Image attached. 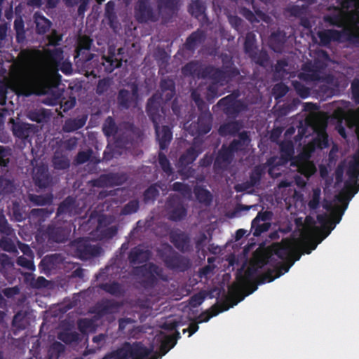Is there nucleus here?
I'll return each instance as SVG.
<instances>
[{"mask_svg":"<svg viewBox=\"0 0 359 359\" xmlns=\"http://www.w3.org/2000/svg\"><path fill=\"white\" fill-rule=\"evenodd\" d=\"M161 93H154L150 97L146 105V112L154 126L156 139L158 142L160 150H166L173 139V132L169 126L160 123L165 119L166 109L161 105V101L170 102L175 95V84L172 79L167 77L163 79L159 84Z\"/></svg>","mask_w":359,"mask_h":359,"instance_id":"1","label":"nucleus"},{"mask_svg":"<svg viewBox=\"0 0 359 359\" xmlns=\"http://www.w3.org/2000/svg\"><path fill=\"white\" fill-rule=\"evenodd\" d=\"M271 259L270 256L262 257L258 259L255 266L248 267L243 272V269H239L236 273V282H234L230 287H229V293L231 296V299H226L221 304H216L212 306L209 310L202 312L198 316V323H207L210 318L218 315L219 313L228 311L229 308L236 305L238 302H241L244 298L245 295L243 294L244 287L250 285L252 289L247 294L254 292L257 289V280L256 284L253 285L252 281L256 277L258 269L262 268L265 264H267ZM260 276H259L257 279Z\"/></svg>","mask_w":359,"mask_h":359,"instance_id":"2","label":"nucleus"},{"mask_svg":"<svg viewBox=\"0 0 359 359\" xmlns=\"http://www.w3.org/2000/svg\"><path fill=\"white\" fill-rule=\"evenodd\" d=\"M157 11L151 0H137L135 6V17L138 23L158 22L159 17L164 24L169 23L180 9V0H156Z\"/></svg>","mask_w":359,"mask_h":359,"instance_id":"3","label":"nucleus"},{"mask_svg":"<svg viewBox=\"0 0 359 359\" xmlns=\"http://www.w3.org/2000/svg\"><path fill=\"white\" fill-rule=\"evenodd\" d=\"M346 173L350 180L345 182L344 190L335 196V199L338 202L344 203L342 210H340L339 207H337V215H334L335 223L339 222L348 201L359 190V183H357V180H359V149L356 154L353 156V161L349 162Z\"/></svg>","mask_w":359,"mask_h":359,"instance_id":"4","label":"nucleus"},{"mask_svg":"<svg viewBox=\"0 0 359 359\" xmlns=\"http://www.w3.org/2000/svg\"><path fill=\"white\" fill-rule=\"evenodd\" d=\"M222 67H216V69L221 72L218 79H214L212 77H207V79L211 81V83L207 88L206 98L209 102H213L216 98L223 94V93L219 92V87L224 86L233 78L240 74L239 69L235 67L232 59L228 55L222 57Z\"/></svg>","mask_w":359,"mask_h":359,"instance_id":"5","label":"nucleus"},{"mask_svg":"<svg viewBox=\"0 0 359 359\" xmlns=\"http://www.w3.org/2000/svg\"><path fill=\"white\" fill-rule=\"evenodd\" d=\"M158 255L163 262L164 266L172 271L185 272L191 267L190 258L173 250L170 244H165L159 250Z\"/></svg>","mask_w":359,"mask_h":359,"instance_id":"6","label":"nucleus"},{"mask_svg":"<svg viewBox=\"0 0 359 359\" xmlns=\"http://www.w3.org/2000/svg\"><path fill=\"white\" fill-rule=\"evenodd\" d=\"M134 271L143 277L140 285L145 290L155 288L158 284V278L168 280V276L164 273L163 269L154 262L143 264L142 266L135 267Z\"/></svg>","mask_w":359,"mask_h":359,"instance_id":"7","label":"nucleus"},{"mask_svg":"<svg viewBox=\"0 0 359 359\" xmlns=\"http://www.w3.org/2000/svg\"><path fill=\"white\" fill-rule=\"evenodd\" d=\"M182 72L184 76H195L198 79H207L210 76L214 79L218 78L221 72L212 65H203L198 61H191L182 68Z\"/></svg>","mask_w":359,"mask_h":359,"instance_id":"8","label":"nucleus"},{"mask_svg":"<svg viewBox=\"0 0 359 359\" xmlns=\"http://www.w3.org/2000/svg\"><path fill=\"white\" fill-rule=\"evenodd\" d=\"M212 122V114L209 111H203L198 115L197 121L191 123L186 128L191 136H203L210 131Z\"/></svg>","mask_w":359,"mask_h":359,"instance_id":"9","label":"nucleus"},{"mask_svg":"<svg viewBox=\"0 0 359 359\" xmlns=\"http://www.w3.org/2000/svg\"><path fill=\"white\" fill-rule=\"evenodd\" d=\"M168 217L172 222L183 220L187 215V210L180 197L176 194L170 195L166 201Z\"/></svg>","mask_w":359,"mask_h":359,"instance_id":"10","label":"nucleus"},{"mask_svg":"<svg viewBox=\"0 0 359 359\" xmlns=\"http://www.w3.org/2000/svg\"><path fill=\"white\" fill-rule=\"evenodd\" d=\"M139 136L140 130L135 124L126 122L120 126L119 135L116 142L119 147H128L132 145Z\"/></svg>","mask_w":359,"mask_h":359,"instance_id":"11","label":"nucleus"},{"mask_svg":"<svg viewBox=\"0 0 359 359\" xmlns=\"http://www.w3.org/2000/svg\"><path fill=\"white\" fill-rule=\"evenodd\" d=\"M325 68V65L316 59L313 62H306L303 65L304 72L299 74V78L305 81H318L320 79V74Z\"/></svg>","mask_w":359,"mask_h":359,"instance_id":"12","label":"nucleus"},{"mask_svg":"<svg viewBox=\"0 0 359 359\" xmlns=\"http://www.w3.org/2000/svg\"><path fill=\"white\" fill-rule=\"evenodd\" d=\"M203 142L197 138H194L189 148L187 149L179 158L178 163L182 167H187L194 163L200 154L203 151Z\"/></svg>","mask_w":359,"mask_h":359,"instance_id":"13","label":"nucleus"},{"mask_svg":"<svg viewBox=\"0 0 359 359\" xmlns=\"http://www.w3.org/2000/svg\"><path fill=\"white\" fill-rule=\"evenodd\" d=\"M126 180L125 174L108 173L102 174L98 178L92 180L90 184L95 187H113L123 184Z\"/></svg>","mask_w":359,"mask_h":359,"instance_id":"14","label":"nucleus"},{"mask_svg":"<svg viewBox=\"0 0 359 359\" xmlns=\"http://www.w3.org/2000/svg\"><path fill=\"white\" fill-rule=\"evenodd\" d=\"M76 252L81 259H88L100 255L102 248L92 245L88 240L79 238L75 241Z\"/></svg>","mask_w":359,"mask_h":359,"instance_id":"15","label":"nucleus"},{"mask_svg":"<svg viewBox=\"0 0 359 359\" xmlns=\"http://www.w3.org/2000/svg\"><path fill=\"white\" fill-rule=\"evenodd\" d=\"M81 214L79 205L76 199L73 196H67L59 204L56 216L72 217Z\"/></svg>","mask_w":359,"mask_h":359,"instance_id":"16","label":"nucleus"},{"mask_svg":"<svg viewBox=\"0 0 359 359\" xmlns=\"http://www.w3.org/2000/svg\"><path fill=\"white\" fill-rule=\"evenodd\" d=\"M32 180L35 186L41 189L47 188L52 184L53 177L47 165L41 164L33 168Z\"/></svg>","mask_w":359,"mask_h":359,"instance_id":"17","label":"nucleus"},{"mask_svg":"<svg viewBox=\"0 0 359 359\" xmlns=\"http://www.w3.org/2000/svg\"><path fill=\"white\" fill-rule=\"evenodd\" d=\"M272 213L269 211L259 212L251 222V231L254 236H260L263 233L269 231L271 223L268 221L271 219Z\"/></svg>","mask_w":359,"mask_h":359,"instance_id":"18","label":"nucleus"},{"mask_svg":"<svg viewBox=\"0 0 359 359\" xmlns=\"http://www.w3.org/2000/svg\"><path fill=\"white\" fill-rule=\"evenodd\" d=\"M170 240L175 248L181 252H188L191 250V239L189 233L180 230L170 233Z\"/></svg>","mask_w":359,"mask_h":359,"instance_id":"19","label":"nucleus"},{"mask_svg":"<svg viewBox=\"0 0 359 359\" xmlns=\"http://www.w3.org/2000/svg\"><path fill=\"white\" fill-rule=\"evenodd\" d=\"M294 261L283 262L278 266L273 269H269L265 273L260 275L257 279V284H264L266 282H271L276 278H279L283 274L287 273L293 266Z\"/></svg>","mask_w":359,"mask_h":359,"instance_id":"20","label":"nucleus"},{"mask_svg":"<svg viewBox=\"0 0 359 359\" xmlns=\"http://www.w3.org/2000/svg\"><path fill=\"white\" fill-rule=\"evenodd\" d=\"M31 76L28 70L22 68L16 72L13 76V86L18 94L28 95V85L30 83Z\"/></svg>","mask_w":359,"mask_h":359,"instance_id":"21","label":"nucleus"},{"mask_svg":"<svg viewBox=\"0 0 359 359\" xmlns=\"http://www.w3.org/2000/svg\"><path fill=\"white\" fill-rule=\"evenodd\" d=\"M70 229L61 224H50L46 228V234L54 242L65 243L69 235Z\"/></svg>","mask_w":359,"mask_h":359,"instance_id":"22","label":"nucleus"},{"mask_svg":"<svg viewBox=\"0 0 359 359\" xmlns=\"http://www.w3.org/2000/svg\"><path fill=\"white\" fill-rule=\"evenodd\" d=\"M121 306L120 303L115 299H102L100 302L96 303L93 312L100 317H102L107 314H113L118 312Z\"/></svg>","mask_w":359,"mask_h":359,"instance_id":"23","label":"nucleus"},{"mask_svg":"<svg viewBox=\"0 0 359 359\" xmlns=\"http://www.w3.org/2000/svg\"><path fill=\"white\" fill-rule=\"evenodd\" d=\"M234 154L229 148V146L223 144L220 149L217 152V155L215 159L213 166L215 170H224L229 164H230L233 158Z\"/></svg>","mask_w":359,"mask_h":359,"instance_id":"24","label":"nucleus"},{"mask_svg":"<svg viewBox=\"0 0 359 359\" xmlns=\"http://www.w3.org/2000/svg\"><path fill=\"white\" fill-rule=\"evenodd\" d=\"M206 39L207 32L202 29H197L187 38L184 47L186 50L194 52L205 42Z\"/></svg>","mask_w":359,"mask_h":359,"instance_id":"25","label":"nucleus"},{"mask_svg":"<svg viewBox=\"0 0 359 359\" xmlns=\"http://www.w3.org/2000/svg\"><path fill=\"white\" fill-rule=\"evenodd\" d=\"M291 165L296 167L297 172L309 179L316 172V167L313 163L305 159L303 156H297L291 162Z\"/></svg>","mask_w":359,"mask_h":359,"instance_id":"26","label":"nucleus"},{"mask_svg":"<svg viewBox=\"0 0 359 359\" xmlns=\"http://www.w3.org/2000/svg\"><path fill=\"white\" fill-rule=\"evenodd\" d=\"M151 255L149 250L144 249L141 245H136L130 250L128 259L131 264H142L147 262Z\"/></svg>","mask_w":359,"mask_h":359,"instance_id":"27","label":"nucleus"},{"mask_svg":"<svg viewBox=\"0 0 359 359\" xmlns=\"http://www.w3.org/2000/svg\"><path fill=\"white\" fill-rule=\"evenodd\" d=\"M126 344L131 359H147L153 351L152 348L146 347L141 342H135L133 344ZM152 359H156V358Z\"/></svg>","mask_w":359,"mask_h":359,"instance_id":"28","label":"nucleus"},{"mask_svg":"<svg viewBox=\"0 0 359 359\" xmlns=\"http://www.w3.org/2000/svg\"><path fill=\"white\" fill-rule=\"evenodd\" d=\"M322 46H327L332 41L339 42L342 38V32L336 29H325L317 33Z\"/></svg>","mask_w":359,"mask_h":359,"instance_id":"29","label":"nucleus"},{"mask_svg":"<svg viewBox=\"0 0 359 359\" xmlns=\"http://www.w3.org/2000/svg\"><path fill=\"white\" fill-rule=\"evenodd\" d=\"M15 41L18 44L23 45L27 43V30L25 21L21 15L16 16L13 21Z\"/></svg>","mask_w":359,"mask_h":359,"instance_id":"30","label":"nucleus"},{"mask_svg":"<svg viewBox=\"0 0 359 359\" xmlns=\"http://www.w3.org/2000/svg\"><path fill=\"white\" fill-rule=\"evenodd\" d=\"M50 114L49 109L40 107L28 110L27 117L31 121L43 123L49 120Z\"/></svg>","mask_w":359,"mask_h":359,"instance_id":"31","label":"nucleus"},{"mask_svg":"<svg viewBox=\"0 0 359 359\" xmlns=\"http://www.w3.org/2000/svg\"><path fill=\"white\" fill-rule=\"evenodd\" d=\"M33 17L36 34L39 35L47 34L52 26L50 20L39 12H36Z\"/></svg>","mask_w":359,"mask_h":359,"instance_id":"32","label":"nucleus"},{"mask_svg":"<svg viewBox=\"0 0 359 359\" xmlns=\"http://www.w3.org/2000/svg\"><path fill=\"white\" fill-rule=\"evenodd\" d=\"M115 3L114 1H109L105 5L104 17L108 21L109 27L116 31L120 26V22L115 11Z\"/></svg>","mask_w":359,"mask_h":359,"instance_id":"33","label":"nucleus"},{"mask_svg":"<svg viewBox=\"0 0 359 359\" xmlns=\"http://www.w3.org/2000/svg\"><path fill=\"white\" fill-rule=\"evenodd\" d=\"M88 119V115H79L76 118H67L65 121L62 129L65 132L69 133L82 128Z\"/></svg>","mask_w":359,"mask_h":359,"instance_id":"34","label":"nucleus"},{"mask_svg":"<svg viewBox=\"0 0 359 359\" xmlns=\"http://www.w3.org/2000/svg\"><path fill=\"white\" fill-rule=\"evenodd\" d=\"M242 128V125L238 121L227 122L221 125L219 128V134L222 137L228 135L235 136Z\"/></svg>","mask_w":359,"mask_h":359,"instance_id":"35","label":"nucleus"},{"mask_svg":"<svg viewBox=\"0 0 359 359\" xmlns=\"http://www.w3.org/2000/svg\"><path fill=\"white\" fill-rule=\"evenodd\" d=\"M102 131L107 137H114L116 139L120 134V127L111 116H108L102 126Z\"/></svg>","mask_w":359,"mask_h":359,"instance_id":"36","label":"nucleus"},{"mask_svg":"<svg viewBox=\"0 0 359 359\" xmlns=\"http://www.w3.org/2000/svg\"><path fill=\"white\" fill-rule=\"evenodd\" d=\"M134 102L130 92L125 88L119 90L117 96L118 108L120 109H128Z\"/></svg>","mask_w":359,"mask_h":359,"instance_id":"37","label":"nucleus"},{"mask_svg":"<svg viewBox=\"0 0 359 359\" xmlns=\"http://www.w3.org/2000/svg\"><path fill=\"white\" fill-rule=\"evenodd\" d=\"M205 11L206 6L202 0H193L189 3L188 11L197 19L200 17L206 18Z\"/></svg>","mask_w":359,"mask_h":359,"instance_id":"38","label":"nucleus"},{"mask_svg":"<svg viewBox=\"0 0 359 359\" xmlns=\"http://www.w3.org/2000/svg\"><path fill=\"white\" fill-rule=\"evenodd\" d=\"M160 187L161 185L159 182L153 183L148 187L142 195L143 202L145 204L154 203L156 198L159 195L158 188Z\"/></svg>","mask_w":359,"mask_h":359,"instance_id":"39","label":"nucleus"},{"mask_svg":"<svg viewBox=\"0 0 359 359\" xmlns=\"http://www.w3.org/2000/svg\"><path fill=\"white\" fill-rule=\"evenodd\" d=\"M98 287L107 293L115 297H120L124 293L122 285L116 280L109 283H100Z\"/></svg>","mask_w":359,"mask_h":359,"instance_id":"40","label":"nucleus"},{"mask_svg":"<svg viewBox=\"0 0 359 359\" xmlns=\"http://www.w3.org/2000/svg\"><path fill=\"white\" fill-rule=\"evenodd\" d=\"M194 193L197 201L205 205H210L212 201V195L210 191L202 186H196L194 189Z\"/></svg>","mask_w":359,"mask_h":359,"instance_id":"41","label":"nucleus"},{"mask_svg":"<svg viewBox=\"0 0 359 359\" xmlns=\"http://www.w3.org/2000/svg\"><path fill=\"white\" fill-rule=\"evenodd\" d=\"M12 130L13 135L21 140H27L32 132L30 125L24 123H14Z\"/></svg>","mask_w":359,"mask_h":359,"instance_id":"42","label":"nucleus"},{"mask_svg":"<svg viewBox=\"0 0 359 359\" xmlns=\"http://www.w3.org/2000/svg\"><path fill=\"white\" fill-rule=\"evenodd\" d=\"M102 60L104 69L107 73H111L116 69L119 68L122 65L121 59H117L114 53L109 54L107 57L103 56Z\"/></svg>","mask_w":359,"mask_h":359,"instance_id":"43","label":"nucleus"},{"mask_svg":"<svg viewBox=\"0 0 359 359\" xmlns=\"http://www.w3.org/2000/svg\"><path fill=\"white\" fill-rule=\"evenodd\" d=\"M180 337V334L176 331L172 335H167L161 343L159 351L161 355L166 354L177 343V339Z\"/></svg>","mask_w":359,"mask_h":359,"instance_id":"44","label":"nucleus"},{"mask_svg":"<svg viewBox=\"0 0 359 359\" xmlns=\"http://www.w3.org/2000/svg\"><path fill=\"white\" fill-rule=\"evenodd\" d=\"M45 57L50 62L55 65H59L63 60L64 51L61 48H55L53 49L44 48Z\"/></svg>","mask_w":359,"mask_h":359,"instance_id":"45","label":"nucleus"},{"mask_svg":"<svg viewBox=\"0 0 359 359\" xmlns=\"http://www.w3.org/2000/svg\"><path fill=\"white\" fill-rule=\"evenodd\" d=\"M313 148L324 149L329 147L328 135L325 128L318 130L317 136L311 143Z\"/></svg>","mask_w":359,"mask_h":359,"instance_id":"46","label":"nucleus"},{"mask_svg":"<svg viewBox=\"0 0 359 359\" xmlns=\"http://www.w3.org/2000/svg\"><path fill=\"white\" fill-rule=\"evenodd\" d=\"M293 252V245L290 241L282 243L275 250V255L280 259H287Z\"/></svg>","mask_w":359,"mask_h":359,"instance_id":"47","label":"nucleus"},{"mask_svg":"<svg viewBox=\"0 0 359 359\" xmlns=\"http://www.w3.org/2000/svg\"><path fill=\"white\" fill-rule=\"evenodd\" d=\"M342 36H344L346 41L357 47L359 44V27H355L353 29L345 28L341 31Z\"/></svg>","mask_w":359,"mask_h":359,"instance_id":"48","label":"nucleus"},{"mask_svg":"<svg viewBox=\"0 0 359 359\" xmlns=\"http://www.w3.org/2000/svg\"><path fill=\"white\" fill-rule=\"evenodd\" d=\"M28 199H29L30 202L34 205H46L53 203V197L51 194L45 195L29 194L28 195Z\"/></svg>","mask_w":359,"mask_h":359,"instance_id":"49","label":"nucleus"},{"mask_svg":"<svg viewBox=\"0 0 359 359\" xmlns=\"http://www.w3.org/2000/svg\"><path fill=\"white\" fill-rule=\"evenodd\" d=\"M163 150H161L158 154V162L163 170V172L168 176H171L173 174V168L167 158Z\"/></svg>","mask_w":359,"mask_h":359,"instance_id":"50","label":"nucleus"},{"mask_svg":"<svg viewBox=\"0 0 359 359\" xmlns=\"http://www.w3.org/2000/svg\"><path fill=\"white\" fill-rule=\"evenodd\" d=\"M53 165L57 170H65L70 165L68 158L62 154L55 153L52 159Z\"/></svg>","mask_w":359,"mask_h":359,"instance_id":"51","label":"nucleus"},{"mask_svg":"<svg viewBox=\"0 0 359 359\" xmlns=\"http://www.w3.org/2000/svg\"><path fill=\"white\" fill-rule=\"evenodd\" d=\"M245 108L246 105L243 101L236 100L229 107L224 108V111L228 116L236 117L240 112L245 110Z\"/></svg>","mask_w":359,"mask_h":359,"instance_id":"52","label":"nucleus"},{"mask_svg":"<svg viewBox=\"0 0 359 359\" xmlns=\"http://www.w3.org/2000/svg\"><path fill=\"white\" fill-rule=\"evenodd\" d=\"M324 20L330 25L339 28L345 25V18L341 13L327 15L324 17Z\"/></svg>","mask_w":359,"mask_h":359,"instance_id":"53","label":"nucleus"},{"mask_svg":"<svg viewBox=\"0 0 359 359\" xmlns=\"http://www.w3.org/2000/svg\"><path fill=\"white\" fill-rule=\"evenodd\" d=\"M252 61L255 63L260 65L261 67H265L269 60V55L265 50H255L253 53L250 55Z\"/></svg>","mask_w":359,"mask_h":359,"instance_id":"54","label":"nucleus"},{"mask_svg":"<svg viewBox=\"0 0 359 359\" xmlns=\"http://www.w3.org/2000/svg\"><path fill=\"white\" fill-rule=\"evenodd\" d=\"M13 181L0 175V194L8 195L14 191Z\"/></svg>","mask_w":359,"mask_h":359,"instance_id":"55","label":"nucleus"},{"mask_svg":"<svg viewBox=\"0 0 359 359\" xmlns=\"http://www.w3.org/2000/svg\"><path fill=\"white\" fill-rule=\"evenodd\" d=\"M11 153L5 147L0 146V169L1 172H8V165L11 161Z\"/></svg>","mask_w":359,"mask_h":359,"instance_id":"56","label":"nucleus"},{"mask_svg":"<svg viewBox=\"0 0 359 359\" xmlns=\"http://www.w3.org/2000/svg\"><path fill=\"white\" fill-rule=\"evenodd\" d=\"M139 207L138 199L130 200L122 207L121 214L123 215H129L136 213L139 210Z\"/></svg>","mask_w":359,"mask_h":359,"instance_id":"57","label":"nucleus"},{"mask_svg":"<svg viewBox=\"0 0 359 359\" xmlns=\"http://www.w3.org/2000/svg\"><path fill=\"white\" fill-rule=\"evenodd\" d=\"M112 83V79H109V77H104L102 79H100L96 87L97 94L102 95L107 93L111 88Z\"/></svg>","mask_w":359,"mask_h":359,"instance_id":"58","label":"nucleus"},{"mask_svg":"<svg viewBox=\"0 0 359 359\" xmlns=\"http://www.w3.org/2000/svg\"><path fill=\"white\" fill-rule=\"evenodd\" d=\"M256 50L255 34L248 33L244 41V52L249 56Z\"/></svg>","mask_w":359,"mask_h":359,"instance_id":"59","label":"nucleus"},{"mask_svg":"<svg viewBox=\"0 0 359 359\" xmlns=\"http://www.w3.org/2000/svg\"><path fill=\"white\" fill-rule=\"evenodd\" d=\"M270 41L274 46V49L280 48L285 41V34L280 31L273 32L270 36Z\"/></svg>","mask_w":359,"mask_h":359,"instance_id":"60","label":"nucleus"},{"mask_svg":"<svg viewBox=\"0 0 359 359\" xmlns=\"http://www.w3.org/2000/svg\"><path fill=\"white\" fill-rule=\"evenodd\" d=\"M58 338L65 344H69L78 341L79 334L76 332H62L58 334Z\"/></svg>","mask_w":359,"mask_h":359,"instance_id":"61","label":"nucleus"},{"mask_svg":"<svg viewBox=\"0 0 359 359\" xmlns=\"http://www.w3.org/2000/svg\"><path fill=\"white\" fill-rule=\"evenodd\" d=\"M48 43L46 46L56 47L60 44L62 40V35L59 34L57 30L53 29L50 33L46 35Z\"/></svg>","mask_w":359,"mask_h":359,"instance_id":"62","label":"nucleus"},{"mask_svg":"<svg viewBox=\"0 0 359 359\" xmlns=\"http://www.w3.org/2000/svg\"><path fill=\"white\" fill-rule=\"evenodd\" d=\"M65 351V346L60 342L55 341L51 344L48 349L50 357L58 358Z\"/></svg>","mask_w":359,"mask_h":359,"instance_id":"63","label":"nucleus"},{"mask_svg":"<svg viewBox=\"0 0 359 359\" xmlns=\"http://www.w3.org/2000/svg\"><path fill=\"white\" fill-rule=\"evenodd\" d=\"M351 90L352 95V100L354 103L359 104V79H354L351 83Z\"/></svg>","mask_w":359,"mask_h":359,"instance_id":"64","label":"nucleus"}]
</instances>
